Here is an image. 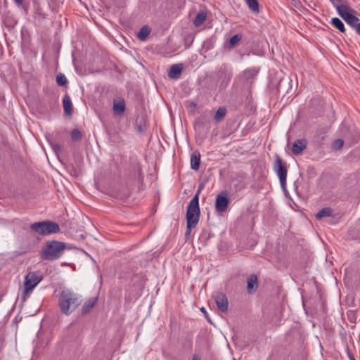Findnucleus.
<instances>
[{
	"mask_svg": "<svg viewBox=\"0 0 360 360\" xmlns=\"http://www.w3.org/2000/svg\"><path fill=\"white\" fill-rule=\"evenodd\" d=\"M125 102L123 99L115 101L113 103V110L115 115H121L125 110Z\"/></svg>",
	"mask_w": 360,
	"mask_h": 360,
	"instance_id": "16",
	"label": "nucleus"
},
{
	"mask_svg": "<svg viewBox=\"0 0 360 360\" xmlns=\"http://www.w3.org/2000/svg\"><path fill=\"white\" fill-rule=\"evenodd\" d=\"M200 155L198 152H193L191 156V167L193 170H198L200 167Z\"/></svg>",
	"mask_w": 360,
	"mask_h": 360,
	"instance_id": "17",
	"label": "nucleus"
},
{
	"mask_svg": "<svg viewBox=\"0 0 360 360\" xmlns=\"http://www.w3.org/2000/svg\"><path fill=\"white\" fill-rule=\"evenodd\" d=\"M56 83L58 86H63L68 83V79L63 74L59 73L56 76Z\"/></svg>",
	"mask_w": 360,
	"mask_h": 360,
	"instance_id": "27",
	"label": "nucleus"
},
{
	"mask_svg": "<svg viewBox=\"0 0 360 360\" xmlns=\"http://www.w3.org/2000/svg\"><path fill=\"white\" fill-rule=\"evenodd\" d=\"M241 39H242V35L240 34H237L233 35L229 39V45L231 46H236L240 41V40Z\"/></svg>",
	"mask_w": 360,
	"mask_h": 360,
	"instance_id": "29",
	"label": "nucleus"
},
{
	"mask_svg": "<svg viewBox=\"0 0 360 360\" xmlns=\"http://www.w3.org/2000/svg\"><path fill=\"white\" fill-rule=\"evenodd\" d=\"M273 169L279 179L281 186L283 191H285L288 169L285 166V163L283 162V160L278 155L276 157Z\"/></svg>",
	"mask_w": 360,
	"mask_h": 360,
	"instance_id": "7",
	"label": "nucleus"
},
{
	"mask_svg": "<svg viewBox=\"0 0 360 360\" xmlns=\"http://www.w3.org/2000/svg\"><path fill=\"white\" fill-rule=\"evenodd\" d=\"M150 30L148 26L142 27L137 34L139 40L143 41L150 34Z\"/></svg>",
	"mask_w": 360,
	"mask_h": 360,
	"instance_id": "23",
	"label": "nucleus"
},
{
	"mask_svg": "<svg viewBox=\"0 0 360 360\" xmlns=\"http://www.w3.org/2000/svg\"><path fill=\"white\" fill-rule=\"evenodd\" d=\"M344 145V141L342 139H337L334 141V142L332 144V148L333 150H340L342 148Z\"/></svg>",
	"mask_w": 360,
	"mask_h": 360,
	"instance_id": "30",
	"label": "nucleus"
},
{
	"mask_svg": "<svg viewBox=\"0 0 360 360\" xmlns=\"http://www.w3.org/2000/svg\"><path fill=\"white\" fill-rule=\"evenodd\" d=\"M247 290L249 293L255 292L258 287V279L255 274H252L250 276L247 281Z\"/></svg>",
	"mask_w": 360,
	"mask_h": 360,
	"instance_id": "13",
	"label": "nucleus"
},
{
	"mask_svg": "<svg viewBox=\"0 0 360 360\" xmlns=\"http://www.w3.org/2000/svg\"><path fill=\"white\" fill-rule=\"evenodd\" d=\"M71 139L73 141H78L82 139V133L78 129H74L71 132Z\"/></svg>",
	"mask_w": 360,
	"mask_h": 360,
	"instance_id": "28",
	"label": "nucleus"
},
{
	"mask_svg": "<svg viewBox=\"0 0 360 360\" xmlns=\"http://www.w3.org/2000/svg\"><path fill=\"white\" fill-rule=\"evenodd\" d=\"M258 73V70L255 68H248L240 73L239 77L244 81H248L250 79L255 77Z\"/></svg>",
	"mask_w": 360,
	"mask_h": 360,
	"instance_id": "15",
	"label": "nucleus"
},
{
	"mask_svg": "<svg viewBox=\"0 0 360 360\" xmlns=\"http://www.w3.org/2000/svg\"><path fill=\"white\" fill-rule=\"evenodd\" d=\"M345 21L352 28H354L356 33L359 32V27H360V22L359 19L356 15L352 14Z\"/></svg>",
	"mask_w": 360,
	"mask_h": 360,
	"instance_id": "18",
	"label": "nucleus"
},
{
	"mask_svg": "<svg viewBox=\"0 0 360 360\" xmlns=\"http://www.w3.org/2000/svg\"><path fill=\"white\" fill-rule=\"evenodd\" d=\"M192 360H200V357L198 355L195 354L193 356Z\"/></svg>",
	"mask_w": 360,
	"mask_h": 360,
	"instance_id": "31",
	"label": "nucleus"
},
{
	"mask_svg": "<svg viewBox=\"0 0 360 360\" xmlns=\"http://www.w3.org/2000/svg\"><path fill=\"white\" fill-rule=\"evenodd\" d=\"M226 109L224 107L219 108L217 110L215 115H214V120L217 122H220L226 115Z\"/></svg>",
	"mask_w": 360,
	"mask_h": 360,
	"instance_id": "26",
	"label": "nucleus"
},
{
	"mask_svg": "<svg viewBox=\"0 0 360 360\" xmlns=\"http://www.w3.org/2000/svg\"><path fill=\"white\" fill-rule=\"evenodd\" d=\"M183 67L181 64H174L170 68L168 76L171 79H178L182 72Z\"/></svg>",
	"mask_w": 360,
	"mask_h": 360,
	"instance_id": "14",
	"label": "nucleus"
},
{
	"mask_svg": "<svg viewBox=\"0 0 360 360\" xmlns=\"http://www.w3.org/2000/svg\"><path fill=\"white\" fill-rule=\"evenodd\" d=\"M359 32L357 33L360 36V27H359Z\"/></svg>",
	"mask_w": 360,
	"mask_h": 360,
	"instance_id": "37",
	"label": "nucleus"
},
{
	"mask_svg": "<svg viewBox=\"0 0 360 360\" xmlns=\"http://www.w3.org/2000/svg\"><path fill=\"white\" fill-rule=\"evenodd\" d=\"M199 189L188 203L186 211V236L190 235L191 229L198 224L200 219V210L199 207Z\"/></svg>",
	"mask_w": 360,
	"mask_h": 360,
	"instance_id": "2",
	"label": "nucleus"
},
{
	"mask_svg": "<svg viewBox=\"0 0 360 360\" xmlns=\"http://www.w3.org/2000/svg\"><path fill=\"white\" fill-rule=\"evenodd\" d=\"M215 302L219 311L225 312L228 310L229 302L225 294L217 293L215 296Z\"/></svg>",
	"mask_w": 360,
	"mask_h": 360,
	"instance_id": "10",
	"label": "nucleus"
},
{
	"mask_svg": "<svg viewBox=\"0 0 360 360\" xmlns=\"http://www.w3.org/2000/svg\"><path fill=\"white\" fill-rule=\"evenodd\" d=\"M65 243L57 240L47 241L41 250V257L44 260H55L64 252Z\"/></svg>",
	"mask_w": 360,
	"mask_h": 360,
	"instance_id": "3",
	"label": "nucleus"
},
{
	"mask_svg": "<svg viewBox=\"0 0 360 360\" xmlns=\"http://www.w3.org/2000/svg\"><path fill=\"white\" fill-rule=\"evenodd\" d=\"M211 112H203L195 122V130L198 133L207 134L211 128Z\"/></svg>",
	"mask_w": 360,
	"mask_h": 360,
	"instance_id": "8",
	"label": "nucleus"
},
{
	"mask_svg": "<svg viewBox=\"0 0 360 360\" xmlns=\"http://www.w3.org/2000/svg\"><path fill=\"white\" fill-rule=\"evenodd\" d=\"M333 214V211L329 207H324L321 209L316 214V218L317 219H321L325 217H330Z\"/></svg>",
	"mask_w": 360,
	"mask_h": 360,
	"instance_id": "24",
	"label": "nucleus"
},
{
	"mask_svg": "<svg viewBox=\"0 0 360 360\" xmlns=\"http://www.w3.org/2000/svg\"><path fill=\"white\" fill-rule=\"evenodd\" d=\"M205 20L206 15L202 12L198 13L193 20V23L196 27H199L205 21Z\"/></svg>",
	"mask_w": 360,
	"mask_h": 360,
	"instance_id": "25",
	"label": "nucleus"
},
{
	"mask_svg": "<svg viewBox=\"0 0 360 360\" xmlns=\"http://www.w3.org/2000/svg\"><path fill=\"white\" fill-rule=\"evenodd\" d=\"M82 302V297L68 288L62 290L58 297L59 309L66 316L70 315Z\"/></svg>",
	"mask_w": 360,
	"mask_h": 360,
	"instance_id": "1",
	"label": "nucleus"
},
{
	"mask_svg": "<svg viewBox=\"0 0 360 360\" xmlns=\"http://www.w3.org/2000/svg\"><path fill=\"white\" fill-rule=\"evenodd\" d=\"M43 275L40 271H30L25 277L23 293H30L42 281Z\"/></svg>",
	"mask_w": 360,
	"mask_h": 360,
	"instance_id": "6",
	"label": "nucleus"
},
{
	"mask_svg": "<svg viewBox=\"0 0 360 360\" xmlns=\"http://www.w3.org/2000/svg\"><path fill=\"white\" fill-rule=\"evenodd\" d=\"M233 77L231 68L227 64L223 63L218 66L212 73V77L214 79L219 91L224 90L229 84Z\"/></svg>",
	"mask_w": 360,
	"mask_h": 360,
	"instance_id": "4",
	"label": "nucleus"
},
{
	"mask_svg": "<svg viewBox=\"0 0 360 360\" xmlns=\"http://www.w3.org/2000/svg\"><path fill=\"white\" fill-rule=\"evenodd\" d=\"M307 147V141L304 139L296 140L292 147V152L294 155L300 154Z\"/></svg>",
	"mask_w": 360,
	"mask_h": 360,
	"instance_id": "12",
	"label": "nucleus"
},
{
	"mask_svg": "<svg viewBox=\"0 0 360 360\" xmlns=\"http://www.w3.org/2000/svg\"><path fill=\"white\" fill-rule=\"evenodd\" d=\"M53 148H54V150H60V146H59L58 144H56V145H54V146H53Z\"/></svg>",
	"mask_w": 360,
	"mask_h": 360,
	"instance_id": "34",
	"label": "nucleus"
},
{
	"mask_svg": "<svg viewBox=\"0 0 360 360\" xmlns=\"http://www.w3.org/2000/svg\"><path fill=\"white\" fill-rule=\"evenodd\" d=\"M137 172H138V175L139 176H141V169L139 167H137Z\"/></svg>",
	"mask_w": 360,
	"mask_h": 360,
	"instance_id": "35",
	"label": "nucleus"
},
{
	"mask_svg": "<svg viewBox=\"0 0 360 360\" xmlns=\"http://www.w3.org/2000/svg\"><path fill=\"white\" fill-rule=\"evenodd\" d=\"M331 24L340 32L344 33L345 32V25L340 18H333L331 19Z\"/></svg>",
	"mask_w": 360,
	"mask_h": 360,
	"instance_id": "21",
	"label": "nucleus"
},
{
	"mask_svg": "<svg viewBox=\"0 0 360 360\" xmlns=\"http://www.w3.org/2000/svg\"><path fill=\"white\" fill-rule=\"evenodd\" d=\"M97 302V298L94 297L87 300L82 306V314H86L94 307Z\"/></svg>",
	"mask_w": 360,
	"mask_h": 360,
	"instance_id": "20",
	"label": "nucleus"
},
{
	"mask_svg": "<svg viewBox=\"0 0 360 360\" xmlns=\"http://www.w3.org/2000/svg\"><path fill=\"white\" fill-rule=\"evenodd\" d=\"M30 227L32 231L42 236L57 233L60 231L59 225L56 222L49 220L32 223Z\"/></svg>",
	"mask_w": 360,
	"mask_h": 360,
	"instance_id": "5",
	"label": "nucleus"
},
{
	"mask_svg": "<svg viewBox=\"0 0 360 360\" xmlns=\"http://www.w3.org/2000/svg\"><path fill=\"white\" fill-rule=\"evenodd\" d=\"M13 1L18 6L21 5L22 4V1H23V0H13Z\"/></svg>",
	"mask_w": 360,
	"mask_h": 360,
	"instance_id": "32",
	"label": "nucleus"
},
{
	"mask_svg": "<svg viewBox=\"0 0 360 360\" xmlns=\"http://www.w3.org/2000/svg\"><path fill=\"white\" fill-rule=\"evenodd\" d=\"M63 109L65 114L70 115L72 114V101L69 96L65 95L63 99Z\"/></svg>",
	"mask_w": 360,
	"mask_h": 360,
	"instance_id": "19",
	"label": "nucleus"
},
{
	"mask_svg": "<svg viewBox=\"0 0 360 360\" xmlns=\"http://www.w3.org/2000/svg\"><path fill=\"white\" fill-rule=\"evenodd\" d=\"M347 355H348L349 359L350 360H355V359H354V356H353L352 354H351L349 352H347Z\"/></svg>",
	"mask_w": 360,
	"mask_h": 360,
	"instance_id": "33",
	"label": "nucleus"
},
{
	"mask_svg": "<svg viewBox=\"0 0 360 360\" xmlns=\"http://www.w3.org/2000/svg\"><path fill=\"white\" fill-rule=\"evenodd\" d=\"M200 310H201V311H202V312H203V313L205 314V317H207V312H206V311H205V308H204V307H202V308L200 309Z\"/></svg>",
	"mask_w": 360,
	"mask_h": 360,
	"instance_id": "36",
	"label": "nucleus"
},
{
	"mask_svg": "<svg viewBox=\"0 0 360 360\" xmlns=\"http://www.w3.org/2000/svg\"><path fill=\"white\" fill-rule=\"evenodd\" d=\"M229 200L227 193L222 191L217 195L215 202V210L217 212L223 213L226 211Z\"/></svg>",
	"mask_w": 360,
	"mask_h": 360,
	"instance_id": "9",
	"label": "nucleus"
},
{
	"mask_svg": "<svg viewBox=\"0 0 360 360\" xmlns=\"http://www.w3.org/2000/svg\"><path fill=\"white\" fill-rule=\"evenodd\" d=\"M333 5L335 7L338 15L344 20H346L349 18L352 13L351 10L345 5H338L333 0H330Z\"/></svg>",
	"mask_w": 360,
	"mask_h": 360,
	"instance_id": "11",
	"label": "nucleus"
},
{
	"mask_svg": "<svg viewBox=\"0 0 360 360\" xmlns=\"http://www.w3.org/2000/svg\"><path fill=\"white\" fill-rule=\"evenodd\" d=\"M250 10L255 13L259 12V6L257 0H245Z\"/></svg>",
	"mask_w": 360,
	"mask_h": 360,
	"instance_id": "22",
	"label": "nucleus"
}]
</instances>
